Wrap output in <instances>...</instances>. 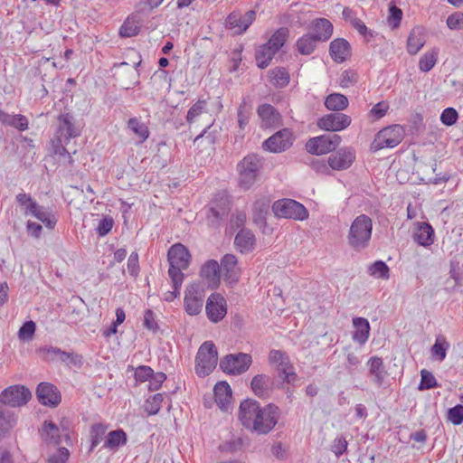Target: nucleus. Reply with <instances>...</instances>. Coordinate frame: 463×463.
<instances>
[{
	"label": "nucleus",
	"mask_w": 463,
	"mask_h": 463,
	"mask_svg": "<svg viewBox=\"0 0 463 463\" xmlns=\"http://www.w3.org/2000/svg\"><path fill=\"white\" fill-rule=\"evenodd\" d=\"M261 119L262 128H276L281 123V116L279 111L269 104H262L257 109Z\"/></svg>",
	"instance_id": "21"
},
{
	"label": "nucleus",
	"mask_w": 463,
	"mask_h": 463,
	"mask_svg": "<svg viewBox=\"0 0 463 463\" xmlns=\"http://www.w3.org/2000/svg\"><path fill=\"white\" fill-rule=\"evenodd\" d=\"M317 43L319 41L310 33L304 34L296 43L297 50L302 55H309L315 51Z\"/></svg>",
	"instance_id": "36"
},
{
	"label": "nucleus",
	"mask_w": 463,
	"mask_h": 463,
	"mask_svg": "<svg viewBox=\"0 0 463 463\" xmlns=\"http://www.w3.org/2000/svg\"><path fill=\"white\" fill-rule=\"evenodd\" d=\"M252 363L248 354L239 353L226 355L220 363L221 369L229 374L239 375L246 372Z\"/></svg>",
	"instance_id": "9"
},
{
	"label": "nucleus",
	"mask_w": 463,
	"mask_h": 463,
	"mask_svg": "<svg viewBox=\"0 0 463 463\" xmlns=\"http://www.w3.org/2000/svg\"><path fill=\"white\" fill-rule=\"evenodd\" d=\"M269 209V202L268 200H257L253 205V222L260 226L265 225Z\"/></svg>",
	"instance_id": "34"
},
{
	"label": "nucleus",
	"mask_w": 463,
	"mask_h": 463,
	"mask_svg": "<svg viewBox=\"0 0 463 463\" xmlns=\"http://www.w3.org/2000/svg\"><path fill=\"white\" fill-rule=\"evenodd\" d=\"M275 52L269 44L264 43L260 45L256 51L255 58L257 65L260 69L268 67L276 54Z\"/></svg>",
	"instance_id": "35"
},
{
	"label": "nucleus",
	"mask_w": 463,
	"mask_h": 463,
	"mask_svg": "<svg viewBox=\"0 0 463 463\" xmlns=\"http://www.w3.org/2000/svg\"><path fill=\"white\" fill-rule=\"evenodd\" d=\"M412 238L420 246H430L434 242V230L428 222H417L413 229Z\"/></svg>",
	"instance_id": "20"
},
{
	"label": "nucleus",
	"mask_w": 463,
	"mask_h": 463,
	"mask_svg": "<svg viewBox=\"0 0 463 463\" xmlns=\"http://www.w3.org/2000/svg\"><path fill=\"white\" fill-rule=\"evenodd\" d=\"M58 361L66 363L68 364H80L82 362V356L74 353H68L61 349L58 356Z\"/></svg>",
	"instance_id": "59"
},
{
	"label": "nucleus",
	"mask_w": 463,
	"mask_h": 463,
	"mask_svg": "<svg viewBox=\"0 0 463 463\" xmlns=\"http://www.w3.org/2000/svg\"><path fill=\"white\" fill-rule=\"evenodd\" d=\"M448 419L454 425H459L463 422V406L458 404L450 408L448 411Z\"/></svg>",
	"instance_id": "57"
},
{
	"label": "nucleus",
	"mask_w": 463,
	"mask_h": 463,
	"mask_svg": "<svg viewBox=\"0 0 463 463\" xmlns=\"http://www.w3.org/2000/svg\"><path fill=\"white\" fill-rule=\"evenodd\" d=\"M0 122L5 126L14 127L20 131H24L28 128V120L25 116L21 114L10 115L1 109Z\"/></svg>",
	"instance_id": "32"
},
{
	"label": "nucleus",
	"mask_w": 463,
	"mask_h": 463,
	"mask_svg": "<svg viewBox=\"0 0 463 463\" xmlns=\"http://www.w3.org/2000/svg\"><path fill=\"white\" fill-rule=\"evenodd\" d=\"M238 260L233 254H226L221 260V272H223L225 280L229 282H237L239 279L240 269L237 266Z\"/></svg>",
	"instance_id": "23"
},
{
	"label": "nucleus",
	"mask_w": 463,
	"mask_h": 463,
	"mask_svg": "<svg viewBox=\"0 0 463 463\" xmlns=\"http://www.w3.org/2000/svg\"><path fill=\"white\" fill-rule=\"evenodd\" d=\"M340 142V136L331 133L310 138L307 142L306 147L310 154L325 155L335 151Z\"/></svg>",
	"instance_id": "8"
},
{
	"label": "nucleus",
	"mask_w": 463,
	"mask_h": 463,
	"mask_svg": "<svg viewBox=\"0 0 463 463\" xmlns=\"http://www.w3.org/2000/svg\"><path fill=\"white\" fill-rule=\"evenodd\" d=\"M256 18V12L249 10L244 14L240 11L232 12L225 20V27L234 34H241L250 27Z\"/></svg>",
	"instance_id": "12"
},
{
	"label": "nucleus",
	"mask_w": 463,
	"mask_h": 463,
	"mask_svg": "<svg viewBox=\"0 0 463 463\" xmlns=\"http://www.w3.org/2000/svg\"><path fill=\"white\" fill-rule=\"evenodd\" d=\"M36 352L45 361H55L58 360L61 349L55 346H43Z\"/></svg>",
	"instance_id": "50"
},
{
	"label": "nucleus",
	"mask_w": 463,
	"mask_h": 463,
	"mask_svg": "<svg viewBox=\"0 0 463 463\" xmlns=\"http://www.w3.org/2000/svg\"><path fill=\"white\" fill-rule=\"evenodd\" d=\"M31 392L23 385H13L5 389L0 394V402L15 408L28 402L31 399Z\"/></svg>",
	"instance_id": "10"
},
{
	"label": "nucleus",
	"mask_w": 463,
	"mask_h": 463,
	"mask_svg": "<svg viewBox=\"0 0 463 463\" xmlns=\"http://www.w3.org/2000/svg\"><path fill=\"white\" fill-rule=\"evenodd\" d=\"M373 232L372 219L366 214L358 215L351 223L347 242L355 250H362L369 246Z\"/></svg>",
	"instance_id": "3"
},
{
	"label": "nucleus",
	"mask_w": 463,
	"mask_h": 463,
	"mask_svg": "<svg viewBox=\"0 0 463 463\" xmlns=\"http://www.w3.org/2000/svg\"><path fill=\"white\" fill-rule=\"evenodd\" d=\"M36 329V325L30 320L25 322L18 331V337L22 341H30L33 339Z\"/></svg>",
	"instance_id": "49"
},
{
	"label": "nucleus",
	"mask_w": 463,
	"mask_h": 463,
	"mask_svg": "<svg viewBox=\"0 0 463 463\" xmlns=\"http://www.w3.org/2000/svg\"><path fill=\"white\" fill-rule=\"evenodd\" d=\"M449 348V344L443 340L442 343L437 339L431 348V353L434 357L439 361H443L446 357V351Z\"/></svg>",
	"instance_id": "56"
},
{
	"label": "nucleus",
	"mask_w": 463,
	"mask_h": 463,
	"mask_svg": "<svg viewBox=\"0 0 463 463\" xmlns=\"http://www.w3.org/2000/svg\"><path fill=\"white\" fill-rule=\"evenodd\" d=\"M447 25L451 30L463 29V13H454L447 19Z\"/></svg>",
	"instance_id": "61"
},
{
	"label": "nucleus",
	"mask_w": 463,
	"mask_h": 463,
	"mask_svg": "<svg viewBox=\"0 0 463 463\" xmlns=\"http://www.w3.org/2000/svg\"><path fill=\"white\" fill-rule=\"evenodd\" d=\"M153 372L154 371L151 369V367L146 365H140L135 371V378L137 381L140 383H144L146 381L149 382V379L152 376Z\"/></svg>",
	"instance_id": "62"
},
{
	"label": "nucleus",
	"mask_w": 463,
	"mask_h": 463,
	"mask_svg": "<svg viewBox=\"0 0 463 463\" xmlns=\"http://www.w3.org/2000/svg\"><path fill=\"white\" fill-rule=\"evenodd\" d=\"M29 214L41 221L50 230H52L56 225L57 219L55 216L38 203L31 205Z\"/></svg>",
	"instance_id": "31"
},
{
	"label": "nucleus",
	"mask_w": 463,
	"mask_h": 463,
	"mask_svg": "<svg viewBox=\"0 0 463 463\" xmlns=\"http://www.w3.org/2000/svg\"><path fill=\"white\" fill-rule=\"evenodd\" d=\"M329 52L335 62L342 63L351 56V47L346 40L338 38L331 42Z\"/></svg>",
	"instance_id": "24"
},
{
	"label": "nucleus",
	"mask_w": 463,
	"mask_h": 463,
	"mask_svg": "<svg viewBox=\"0 0 463 463\" xmlns=\"http://www.w3.org/2000/svg\"><path fill=\"white\" fill-rule=\"evenodd\" d=\"M353 326L354 327L353 340L360 345L365 344L369 338L371 329L369 321L364 317H354L353 318Z\"/></svg>",
	"instance_id": "29"
},
{
	"label": "nucleus",
	"mask_w": 463,
	"mask_h": 463,
	"mask_svg": "<svg viewBox=\"0 0 463 463\" xmlns=\"http://www.w3.org/2000/svg\"><path fill=\"white\" fill-rule=\"evenodd\" d=\"M458 118V114L455 109L447 108L442 111L440 120L446 126H452L457 122Z\"/></svg>",
	"instance_id": "58"
},
{
	"label": "nucleus",
	"mask_w": 463,
	"mask_h": 463,
	"mask_svg": "<svg viewBox=\"0 0 463 463\" xmlns=\"http://www.w3.org/2000/svg\"><path fill=\"white\" fill-rule=\"evenodd\" d=\"M288 35L289 30L287 27H280L271 35L266 43L278 52V51L284 45Z\"/></svg>",
	"instance_id": "41"
},
{
	"label": "nucleus",
	"mask_w": 463,
	"mask_h": 463,
	"mask_svg": "<svg viewBox=\"0 0 463 463\" xmlns=\"http://www.w3.org/2000/svg\"><path fill=\"white\" fill-rule=\"evenodd\" d=\"M39 402L46 406L55 407L61 402V393L58 389L50 383H41L36 389Z\"/></svg>",
	"instance_id": "18"
},
{
	"label": "nucleus",
	"mask_w": 463,
	"mask_h": 463,
	"mask_svg": "<svg viewBox=\"0 0 463 463\" xmlns=\"http://www.w3.org/2000/svg\"><path fill=\"white\" fill-rule=\"evenodd\" d=\"M205 311L210 321L213 323L220 322L227 313L225 298L218 293L210 295L206 302Z\"/></svg>",
	"instance_id": "15"
},
{
	"label": "nucleus",
	"mask_w": 463,
	"mask_h": 463,
	"mask_svg": "<svg viewBox=\"0 0 463 463\" xmlns=\"http://www.w3.org/2000/svg\"><path fill=\"white\" fill-rule=\"evenodd\" d=\"M351 124V118L343 113L327 114L317 121L320 129L337 132L346 128Z\"/></svg>",
	"instance_id": "16"
},
{
	"label": "nucleus",
	"mask_w": 463,
	"mask_h": 463,
	"mask_svg": "<svg viewBox=\"0 0 463 463\" xmlns=\"http://www.w3.org/2000/svg\"><path fill=\"white\" fill-rule=\"evenodd\" d=\"M166 375L164 373L158 372L156 373H152V376L149 379L148 388L150 391L158 390L162 383L165 381Z\"/></svg>",
	"instance_id": "64"
},
{
	"label": "nucleus",
	"mask_w": 463,
	"mask_h": 463,
	"mask_svg": "<svg viewBox=\"0 0 463 463\" xmlns=\"http://www.w3.org/2000/svg\"><path fill=\"white\" fill-rule=\"evenodd\" d=\"M164 400L162 393H156L146 399L145 402V411L148 415H156L161 409V404Z\"/></svg>",
	"instance_id": "43"
},
{
	"label": "nucleus",
	"mask_w": 463,
	"mask_h": 463,
	"mask_svg": "<svg viewBox=\"0 0 463 463\" xmlns=\"http://www.w3.org/2000/svg\"><path fill=\"white\" fill-rule=\"evenodd\" d=\"M262 167L261 159L254 154L246 156L238 164L239 184L244 189L250 188L255 183Z\"/></svg>",
	"instance_id": "5"
},
{
	"label": "nucleus",
	"mask_w": 463,
	"mask_h": 463,
	"mask_svg": "<svg viewBox=\"0 0 463 463\" xmlns=\"http://www.w3.org/2000/svg\"><path fill=\"white\" fill-rule=\"evenodd\" d=\"M347 445L348 443L345 438L338 436L334 439L331 445V450L337 458H339L346 451Z\"/></svg>",
	"instance_id": "55"
},
{
	"label": "nucleus",
	"mask_w": 463,
	"mask_h": 463,
	"mask_svg": "<svg viewBox=\"0 0 463 463\" xmlns=\"http://www.w3.org/2000/svg\"><path fill=\"white\" fill-rule=\"evenodd\" d=\"M106 432V427L101 424H94L91 427L90 436H91V447L90 450H92L103 439V436Z\"/></svg>",
	"instance_id": "51"
},
{
	"label": "nucleus",
	"mask_w": 463,
	"mask_h": 463,
	"mask_svg": "<svg viewBox=\"0 0 463 463\" xmlns=\"http://www.w3.org/2000/svg\"><path fill=\"white\" fill-rule=\"evenodd\" d=\"M69 457V450L62 447L58 449L57 452L49 458L48 463H67Z\"/></svg>",
	"instance_id": "63"
},
{
	"label": "nucleus",
	"mask_w": 463,
	"mask_h": 463,
	"mask_svg": "<svg viewBox=\"0 0 463 463\" xmlns=\"http://www.w3.org/2000/svg\"><path fill=\"white\" fill-rule=\"evenodd\" d=\"M420 376L421 379L418 387L420 391L429 390L438 386V383L434 375L426 369H422L420 371Z\"/></svg>",
	"instance_id": "46"
},
{
	"label": "nucleus",
	"mask_w": 463,
	"mask_h": 463,
	"mask_svg": "<svg viewBox=\"0 0 463 463\" xmlns=\"http://www.w3.org/2000/svg\"><path fill=\"white\" fill-rule=\"evenodd\" d=\"M309 33L314 38L319 42H326L333 33V24L326 18H317L310 24Z\"/></svg>",
	"instance_id": "22"
},
{
	"label": "nucleus",
	"mask_w": 463,
	"mask_h": 463,
	"mask_svg": "<svg viewBox=\"0 0 463 463\" xmlns=\"http://www.w3.org/2000/svg\"><path fill=\"white\" fill-rule=\"evenodd\" d=\"M215 402L218 407L226 411L232 400V389L226 382H219L214 386Z\"/></svg>",
	"instance_id": "27"
},
{
	"label": "nucleus",
	"mask_w": 463,
	"mask_h": 463,
	"mask_svg": "<svg viewBox=\"0 0 463 463\" xmlns=\"http://www.w3.org/2000/svg\"><path fill=\"white\" fill-rule=\"evenodd\" d=\"M438 53L439 51L436 49L426 52L419 61L420 70L424 72L430 71L437 62Z\"/></svg>",
	"instance_id": "42"
},
{
	"label": "nucleus",
	"mask_w": 463,
	"mask_h": 463,
	"mask_svg": "<svg viewBox=\"0 0 463 463\" xmlns=\"http://www.w3.org/2000/svg\"><path fill=\"white\" fill-rule=\"evenodd\" d=\"M404 129L401 125H392L380 130L371 145V149L378 151L383 148H393L404 138Z\"/></svg>",
	"instance_id": "6"
},
{
	"label": "nucleus",
	"mask_w": 463,
	"mask_h": 463,
	"mask_svg": "<svg viewBox=\"0 0 463 463\" xmlns=\"http://www.w3.org/2000/svg\"><path fill=\"white\" fill-rule=\"evenodd\" d=\"M228 213L229 208L226 201H224L222 205L212 203L207 213V218L212 224L215 225L221 220L224 219L228 215Z\"/></svg>",
	"instance_id": "38"
},
{
	"label": "nucleus",
	"mask_w": 463,
	"mask_h": 463,
	"mask_svg": "<svg viewBox=\"0 0 463 463\" xmlns=\"http://www.w3.org/2000/svg\"><path fill=\"white\" fill-rule=\"evenodd\" d=\"M256 239L250 230H241L234 239V244L241 253H249L253 250Z\"/></svg>",
	"instance_id": "28"
},
{
	"label": "nucleus",
	"mask_w": 463,
	"mask_h": 463,
	"mask_svg": "<svg viewBox=\"0 0 463 463\" xmlns=\"http://www.w3.org/2000/svg\"><path fill=\"white\" fill-rule=\"evenodd\" d=\"M272 211L279 218L303 221L308 217V212L305 206L292 199L276 201L272 205Z\"/></svg>",
	"instance_id": "7"
},
{
	"label": "nucleus",
	"mask_w": 463,
	"mask_h": 463,
	"mask_svg": "<svg viewBox=\"0 0 463 463\" xmlns=\"http://www.w3.org/2000/svg\"><path fill=\"white\" fill-rule=\"evenodd\" d=\"M402 18V11L393 2L389 5L388 24L392 28H397Z\"/></svg>",
	"instance_id": "45"
},
{
	"label": "nucleus",
	"mask_w": 463,
	"mask_h": 463,
	"mask_svg": "<svg viewBox=\"0 0 463 463\" xmlns=\"http://www.w3.org/2000/svg\"><path fill=\"white\" fill-rule=\"evenodd\" d=\"M17 203L23 207L24 215H29L31 205L37 203L30 194L20 193L15 196Z\"/></svg>",
	"instance_id": "52"
},
{
	"label": "nucleus",
	"mask_w": 463,
	"mask_h": 463,
	"mask_svg": "<svg viewBox=\"0 0 463 463\" xmlns=\"http://www.w3.org/2000/svg\"><path fill=\"white\" fill-rule=\"evenodd\" d=\"M355 159V151L352 147H342L328 157V165L333 170L349 168Z\"/></svg>",
	"instance_id": "17"
},
{
	"label": "nucleus",
	"mask_w": 463,
	"mask_h": 463,
	"mask_svg": "<svg viewBox=\"0 0 463 463\" xmlns=\"http://www.w3.org/2000/svg\"><path fill=\"white\" fill-rule=\"evenodd\" d=\"M128 127L142 140H146L148 137L147 128L141 123L138 119L132 118L128 122Z\"/></svg>",
	"instance_id": "47"
},
{
	"label": "nucleus",
	"mask_w": 463,
	"mask_h": 463,
	"mask_svg": "<svg viewBox=\"0 0 463 463\" xmlns=\"http://www.w3.org/2000/svg\"><path fill=\"white\" fill-rule=\"evenodd\" d=\"M293 141L292 131L289 128H283L266 139L262 147L272 153H281L288 149L293 145Z\"/></svg>",
	"instance_id": "11"
},
{
	"label": "nucleus",
	"mask_w": 463,
	"mask_h": 463,
	"mask_svg": "<svg viewBox=\"0 0 463 463\" xmlns=\"http://www.w3.org/2000/svg\"><path fill=\"white\" fill-rule=\"evenodd\" d=\"M425 44V34L422 27H414L407 40V51L410 54L414 55L420 52V50Z\"/></svg>",
	"instance_id": "30"
},
{
	"label": "nucleus",
	"mask_w": 463,
	"mask_h": 463,
	"mask_svg": "<svg viewBox=\"0 0 463 463\" xmlns=\"http://www.w3.org/2000/svg\"><path fill=\"white\" fill-rule=\"evenodd\" d=\"M203 305V295L197 284H191L186 287L184 299V307L189 316L198 315Z\"/></svg>",
	"instance_id": "14"
},
{
	"label": "nucleus",
	"mask_w": 463,
	"mask_h": 463,
	"mask_svg": "<svg viewBox=\"0 0 463 463\" xmlns=\"http://www.w3.org/2000/svg\"><path fill=\"white\" fill-rule=\"evenodd\" d=\"M270 83L276 87H286L289 82V74L283 67H277L269 72Z\"/></svg>",
	"instance_id": "40"
},
{
	"label": "nucleus",
	"mask_w": 463,
	"mask_h": 463,
	"mask_svg": "<svg viewBox=\"0 0 463 463\" xmlns=\"http://www.w3.org/2000/svg\"><path fill=\"white\" fill-rule=\"evenodd\" d=\"M169 262L168 276L172 283L182 285L184 275L183 270L186 269L191 261V254L186 247L181 243L174 244L167 252Z\"/></svg>",
	"instance_id": "2"
},
{
	"label": "nucleus",
	"mask_w": 463,
	"mask_h": 463,
	"mask_svg": "<svg viewBox=\"0 0 463 463\" xmlns=\"http://www.w3.org/2000/svg\"><path fill=\"white\" fill-rule=\"evenodd\" d=\"M42 438L47 443L60 444L61 435L59 427L52 421L45 420L43 426Z\"/></svg>",
	"instance_id": "33"
},
{
	"label": "nucleus",
	"mask_w": 463,
	"mask_h": 463,
	"mask_svg": "<svg viewBox=\"0 0 463 463\" xmlns=\"http://www.w3.org/2000/svg\"><path fill=\"white\" fill-rule=\"evenodd\" d=\"M200 275L207 284V287L213 289L220 285L221 268L214 260H207L201 268Z\"/></svg>",
	"instance_id": "19"
},
{
	"label": "nucleus",
	"mask_w": 463,
	"mask_h": 463,
	"mask_svg": "<svg viewBox=\"0 0 463 463\" xmlns=\"http://www.w3.org/2000/svg\"><path fill=\"white\" fill-rule=\"evenodd\" d=\"M279 409L273 403L260 407L253 399H246L241 402L239 420L248 430L258 434H267L277 425Z\"/></svg>",
	"instance_id": "1"
},
{
	"label": "nucleus",
	"mask_w": 463,
	"mask_h": 463,
	"mask_svg": "<svg viewBox=\"0 0 463 463\" xmlns=\"http://www.w3.org/2000/svg\"><path fill=\"white\" fill-rule=\"evenodd\" d=\"M80 128L76 126L75 119L69 113L61 114L58 117V128L55 138L58 143L69 142L71 138L79 137Z\"/></svg>",
	"instance_id": "13"
},
{
	"label": "nucleus",
	"mask_w": 463,
	"mask_h": 463,
	"mask_svg": "<svg viewBox=\"0 0 463 463\" xmlns=\"http://www.w3.org/2000/svg\"><path fill=\"white\" fill-rule=\"evenodd\" d=\"M250 108H249L247 106L245 99H243V101L239 106L238 113H237L238 125L241 130H243L245 128V127L248 125L249 119H250Z\"/></svg>",
	"instance_id": "48"
},
{
	"label": "nucleus",
	"mask_w": 463,
	"mask_h": 463,
	"mask_svg": "<svg viewBox=\"0 0 463 463\" xmlns=\"http://www.w3.org/2000/svg\"><path fill=\"white\" fill-rule=\"evenodd\" d=\"M325 106L332 111L344 110L348 106V99L340 93H332L325 100Z\"/></svg>",
	"instance_id": "37"
},
{
	"label": "nucleus",
	"mask_w": 463,
	"mask_h": 463,
	"mask_svg": "<svg viewBox=\"0 0 463 463\" xmlns=\"http://www.w3.org/2000/svg\"><path fill=\"white\" fill-rule=\"evenodd\" d=\"M126 443L127 434L123 430L118 429L116 430H112L108 434L107 439L104 442V448L115 449L121 445H125Z\"/></svg>",
	"instance_id": "39"
},
{
	"label": "nucleus",
	"mask_w": 463,
	"mask_h": 463,
	"mask_svg": "<svg viewBox=\"0 0 463 463\" xmlns=\"http://www.w3.org/2000/svg\"><path fill=\"white\" fill-rule=\"evenodd\" d=\"M218 361V353L211 341L204 342L199 348L195 357V372L203 377L209 375L215 368Z\"/></svg>",
	"instance_id": "4"
},
{
	"label": "nucleus",
	"mask_w": 463,
	"mask_h": 463,
	"mask_svg": "<svg viewBox=\"0 0 463 463\" xmlns=\"http://www.w3.org/2000/svg\"><path fill=\"white\" fill-rule=\"evenodd\" d=\"M4 405L0 402V427L3 429L12 428L15 423V419L12 413L6 411Z\"/></svg>",
	"instance_id": "54"
},
{
	"label": "nucleus",
	"mask_w": 463,
	"mask_h": 463,
	"mask_svg": "<svg viewBox=\"0 0 463 463\" xmlns=\"http://www.w3.org/2000/svg\"><path fill=\"white\" fill-rule=\"evenodd\" d=\"M206 100H197L188 110L186 120L188 123H193L199 116L206 112Z\"/></svg>",
	"instance_id": "44"
},
{
	"label": "nucleus",
	"mask_w": 463,
	"mask_h": 463,
	"mask_svg": "<svg viewBox=\"0 0 463 463\" xmlns=\"http://www.w3.org/2000/svg\"><path fill=\"white\" fill-rule=\"evenodd\" d=\"M272 380L267 374L255 375L250 383V387L255 395L260 398H269L272 390Z\"/></svg>",
	"instance_id": "26"
},
{
	"label": "nucleus",
	"mask_w": 463,
	"mask_h": 463,
	"mask_svg": "<svg viewBox=\"0 0 463 463\" xmlns=\"http://www.w3.org/2000/svg\"><path fill=\"white\" fill-rule=\"evenodd\" d=\"M370 271L372 275L377 276L380 279L389 278V268L383 261H375L370 267Z\"/></svg>",
	"instance_id": "53"
},
{
	"label": "nucleus",
	"mask_w": 463,
	"mask_h": 463,
	"mask_svg": "<svg viewBox=\"0 0 463 463\" xmlns=\"http://www.w3.org/2000/svg\"><path fill=\"white\" fill-rule=\"evenodd\" d=\"M369 375L373 378V382L378 386L383 385L384 378L387 376V371L383 361L379 356H372L368 362Z\"/></svg>",
	"instance_id": "25"
},
{
	"label": "nucleus",
	"mask_w": 463,
	"mask_h": 463,
	"mask_svg": "<svg viewBox=\"0 0 463 463\" xmlns=\"http://www.w3.org/2000/svg\"><path fill=\"white\" fill-rule=\"evenodd\" d=\"M357 81V73L353 70H345L340 76V86L348 88Z\"/></svg>",
	"instance_id": "60"
}]
</instances>
